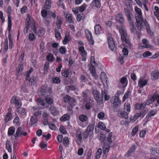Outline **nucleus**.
Wrapping results in <instances>:
<instances>
[{
  "label": "nucleus",
  "mask_w": 159,
  "mask_h": 159,
  "mask_svg": "<svg viewBox=\"0 0 159 159\" xmlns=\"http://www.w3.org/2000/svg\"><path fill=\"white\" fill-rule=\"evenodd\" d=\"M142 43L140 44L141 47L144 48H149V42L146 39H143L142 40Z\"/></svg>",
  "instance_id": "4be33fe9"
},
{
  "label": "nucleus",
  "mask_w": 159,
  "mask_h": 159,
  "mask_svg": "<svg viewBox=\"0 0 159 159\" xmlns=\"http://www.w3.org/2000/svg\"><path fill=\"white\" fill-rule=\"evenodd\" d=\"M120 83L122 84L123 87H125L127 84V80H120Z\"/></svg>",
  "instance_id": "774afa93"
},
{
  "label": "nucleus",
  "mask_w": 159,
  "mask_h": 159,
  "mask_svg": "<svg viewBox=\"0 0 159 159\" xmlns=\"http://www.w3.org/2000/svg\"><path fill=\"white\" fill-rule=\"evenodd\" d=\"M72 107L71 104H70L69 107H68L67 110L68 112V113L69 114L72 115L73 113V111L72 110Z\"/></svg>",
  "instance_id": "680f3d73"
},
{
  "label": "nucleus",
  "mask_w": 159,
  "mask_h": 159,
  "mask_svg": "<svg viewBox=\"0 0 159 159\" xmlns=\"http://www.w3.org/2000/svg\"><path fill=\"white\" fill-rule=\"evenodd\" d=\"M116 20V21L121 24H123L125 22V20L121 13H119L117 15Z\"/></svg>",
  "instance_id": "f8f14e48"
},
{
  "label": "nucleus",
  "mask_w": 159,
  "mask_h": 159,
  "mask_svg": "<svg viewBox=\"0 0 159 159\" xmlns=\"http://www.w3.org/2000/svg\"><path fill=\"white\" fill-rule=\"evenodd\" d=\"M147 80H139L138 82L139 85L140 89L145 85L147 83Z\"/></svg>",
  "instance_id": "7c9ffc66"
},
{
  "label": "nucleus",
  "mask_w": 159,
  "mask_h": 159,
  "mask_svg": "<svg viewBox=\"0 0 159 159\" xmlns=\"http://www.w3.org/2000/svg\"><path fill=\"white\" fill-rule=\"evenodd\" d=\"M93 94L95 99L98 104L102 103L103 99L100 98V93L97 90H94L93 91Z\"/></svg>",
  "instance_id": "423d86ee"
},
{
  "label": "nucleus",
  "mask_w": 159,
  "mask_h": 159,
  "mask_svg": "<svg viewBox=\"0 0 159 159\" xmlns=\"http://www.w3.org/2000/svg\"><path fill=\"white\" fill-rule=\"evenodd\" d=\"M77 142L79 144H80L82 140V137L81 133H78L76 136Z\"/></svg>",
  "instance_id": "09e8293b"
},
{
  "label": "nucleus",
  "mask_w": 159,
  "mask_h": 159,
  "mask_svg": "<svg viewBox=\"0 0 159 159\" xmlns=\"http://www.w3.org/2000/svg\"><path fill=\"white\" fill-rule=\"evenodd\" d=\"M86 36L87 37L89 41L92 44H94V41L93 39V37L90 32L89 30H87V32H85Z\"/></svg>",
  "instance_id": "dca6fc26"
},
{
  "label": "nucleus",
  "mask_w": 159,
  "mask_h": 159,
  "mask_svg": "<svg viewBox=\"0 0 159 159\" xmlns=\"http://www.w3.org/2000/svg\"><path fill=\"white\" fill-rule=\"evenodd\" d=\"M70 71L69 70H62L61 71V74L62 76L67 77H68L69 73Z\"/></svg>",
  "instance_id": "3c124183"
},
{
  "label": "nucleus",
  "mask_w": 159,
  "mask_h": 159,
  "mask_svg": "<svg viewBox=\"0 0 159 159\" xmlns=\"http://www.w3.org/2000/svg\"><path fill=\"white\" fill-rule=\"evenodd\" d=\"M100 76L101 80H105L107 78L106 73L103 72L101 73Z\"/></svg>",
  "instance_id": "e2e57ef3"
},
{
  "label": "nucleus",
  "mask_w": 159,
  "mask_h": 159,
  "mask_svg": "<svg viewBox=\"0 0 159 159\" xmlns=\"http://www.w3.org/2000/svg\"><path fill=\"white\" fill-rule=\"evenodd\" d=\"M130 95V92L128 91L124 95L122 99L123 102L125 101L126 99L129 98V96Z\"/></svg>",
  "instance_id": "79ce46f5"
},
{
  "label": "nucleus",
  "mask_w": 159,
  "mask_h": 159,
  "mask_svg": "<svg viewBox=\"0 0 159 159\" xmlns=\"http://www.w3.org/2000/svg\"><path fill=\"white\" fill-rule=\"evenodd\" d=\"M15 128L14 127L12 126L10 127L8 129V134L9 136L12 135L15 133Z\"/></svg>",
  "instance_id": "e433bc0d"
},
{
  "label": "nucleus",
  "mask_w": 159,
  "mask_h": 159,
  "mask_svg": "<svg viewBox=\"0 0 159 159\" xmlns=\"http://www.w3.org/2000/svg\"><path fill=\"white\" fill-rule=\"evenodd\" d=\"M111 106L114 108V110H117L120 104L121 101L119 98L116 96L112 97L111 100Z\"/></svg>",
  "instance_id": "20e7f679"
},
{
  "label": "nucleus",
  "mask_w": 159,
  "mask_h": 159,
  "mask_svg": "<svg viewBox=\"0 0 159 159\" xmlns=\"http://www.w3.org/2000/svg\"><path fill=\"white\" fill-rule=\"evenodd\" d=\"M37 119L36 116H32L30 120L31 124L32 125H33L37 122Z\"/></svg>",
  "instance_id": "c03bdc74"
},
{
  "label": "nucleus",
  "mask_w": 159,
  "mask_h": 159,
  "mask_svg": "<svg viewBox=\"0 0 159 159\" xmlns=\"http://www.w3.org/2000/svg\"><path fill=\"white\" fill-rule=\"evenodd\" d=\"M101 95L102 98H104L105 101L108 100L110 97V96L108 95L107 90L106 89L102 90Z\"/></svg>",
  "instance_id": "ddd939ff"
},
{
  "label": "nucleus",
  "mask_w": 159,
  "mask_h": 159,
  "mask_svg": "<svg viewBox=\"0 0 159 159\" xmlns=\"http://www.w3.org/2000/svg\"><path fill=\"white\" fill-rule=\"evenodd\" d=\"M23 70V65L20 64L16 68V70L18 73H21Z\"/></svg>",
  "instance_id": "a18cd8bd"
},
{
  "label": "nucleus",
  "mask_w": 159,
  "mask_h": 159,
  "mask_svg": "<svg viewBox=\"0 0 159 159\" xmlns=\"http://www.w3.org/2000/svg\"><path fill=\"white\" fill-rule=\"evenodd\" d=\"M136 20V25L138 29L139 30L141 31L142 29V25L144 22L143 19L135 18Z\"/></svg>",
  "instance_id": "4468645a"
},
{
  "label": "nucleus",
  "mask_w": 159,
  "mask_h": 159,
  "mask_svg": "<svg viewBox=\"0 0 159 159\" xmlns=\"http://www.w3.org/2000/svg\"><path fill=\"white\" fill-rule=\"evenodd\" d=\"M51 0H46L44 8L47 9H49L51 7Z\"/></svg>",
  "instance_id": "37998d69"
},
{
  "label": "nucleus",
  "mask_w": 159,
  "mask_h": 159,
  "mask_svg": "<svg viewBox=\"0 0 159 159\" xmlns=\"http://www.w3.org/2000/svg\"><path fill=\"white\" fill-rule=\"evenodd\" d=\"M52 92L51 88H48L47 86L43 87L39 90V95L40 96H44V100L46 101V102H44L43 100H42L39 98L37 99V102H38V104L39 109H44L48 107L49 105L53 104V99L49 95Z\"/></svg>",
  "instance_id": "f257e3e1"
},
{
  "label": "nucleus",
  "mask_w": 159,
  "mask_h": 159,
  "mask_svg": "<svg viewBox=\"0 0 159 159\" xmlns=\"http://www.w3.org/2000/svg\"><path fill=\"white\" fill-rule=\"evenodd\" d=\"M107 39L109 48L112 51L114 50L115 48V44L112 35L110 34H108L107 35Z\"/></svg>",
  "instance_id": "39448f33"
},
{
  "label": "nucleus",
  "mask_w": 159,
  "mask_h": 159,
  "mask_svg": "<svg viewBox=\"0 0 159 159\" xmlns=\"http://www.w3.org/2000/svg\"><path fill=\"white\" fill-rule=\"evenodd\" d=\"M63 99L65 102H68L69 104H71L75 102V99L71 98L68 95H66L63 97Z\"/></svg>",
  "instance_id": "9d476101"
},
{
  "label": "nucleus",
  "mask_w": 159,
  "mask_h": 159,
  "mask_svg": "<svg viewBox=\"0 0 159 159\" xmlns=\"http://www.w3.org/2000/svg\"><path fill=\"white\" fill-rule=\"evenodd\" d=\"M62 23V20L61 17L57 16V21L56 22L57 26V28L59 29H61V26Z\"/></svg>",
  "instance_id": "cd10ccee"
},
{
  "label": "nucleus",
  "mask_w": 159,
  "mask_h": 159,
  "mask_svg": "<svg viewBox=\"0 0 159 159\" xmlns=\"http://www.w3.org/2000/svg\"><path fill=\"white\" fill-rule=\"evenodd\" d=\"M128 113L124 111L119 110L118 111V116L122 118H127L128 117Z\"/></svg>",
  "instance_id": "2eb2a0df"
},
{
  "label": "nucleus",
  "mask_w": 159,
  "mask_h": 159,
  "mask_svg": "<svg viewBox=\"0 0 159 159\" xmlns=\"http://www.w3.org/2000/svg\"><path fill=\"white\" fill-rule=\"evenodd\" d=\"M66 18L68 21L69 23L74 24L75 21L73 19L72 16L71 14H67Z\"/></svg>",
  "instance_id": "72a5a7b5"
},
{
  "label": "nucleus",
  "mask_w": 159,
  "mask_h": 159,
  "mask_svg": "<svg viewBox=\"0 0 159 159\" xmlns=\"http://www.w3.org/2000/svg\"><path fill=\"white\" fill-rule=\"evenodd\" d=\"M101 0H93V5L98 8H99L101 6Z\"/></svg>",
  "instance_id": "4c0bfd02"
},
{
  "label": "nucleus",
  "mask_w": 159,
  "mask_h": 159,
  "mask_svg": "<svg viewBox=\"0 0 159 159\" xmlns=\"http://www.w3.org/2000/svg\"><path fill=\"white\" fill-rule=\"evenodd\" d=\"M63 144L64 146H67L69 144V139L67 137H65L63 141Z\"/></svg>",
  "instance_id": "13d9d810"
},
{
  "label": "nucleus",
  "mask_w": 159,
  "mask_h": 159,
  "mask_svg": "<svg viewBox=\"0 0 159 159\" xmlns=\"http://www.w3.org/2000/svg\"><path fill=\"white\" fill-rule=\"evenodd\" d=\"M12 116L11 113H7L5 116L4 123L6 124L10 120L12 119Z\"/></svg>",
  "instance_id": "bb28decb"
},
{
  "label": "nucleus",
  "mask_w": 159,
  "mask_h": 159,
  "mask_svg": "<svg viewBox=\"0 0 159 159\" xmlns=\"http://www.w3.org/2000/svg\"><path fill=\"white\" fill-rule=\"evenodd\" d=\"M89 93V90L88 89H86L83 92L82 96L83 97L84 100H86L87 99L88 94Z\"/></svg>",
  "instance_id": "ea45409f"
},
{
  "label": "nucleus",
  "mask_w": 159,
  "mask_h": 159,
  "mask_svg": "<svg viewBox=\"0 0 159 159\" xmlns=\"http://www.w3.org/2000/svg\"><path fill=\"white\" fill-rule=\"evenodd\" d=\"M110 148V144H106V143H104V146L103 148V153L105 154L107 156V152H108Z\"/></svg>",
  "instance_id": "393cba45"
},
{
  "label": "nucleus",
  "mask_w": 159,
  "mask_h": 159,
  "mask_svg": "<svg viewBox=\"0 0 159 159\" xmlns=\"http://www.w3.org/2000/svg\"><path fill=\"white\" fill-rule=\"evenodd\" d=\"M130 104L128 103H125L124 105V109L128 113L130 111Z\"/></svg>",
  "instance_id": "8fccbe9b"
},
{
  "label": "nucleus",
  "mask_w": 159,
  "mask_h": 159,
  "mask_svg": "<svg viewBox=\"0 0 159 159\" xmlns=\"http://www.w3.org/2000/svg\"><path fill=\"white\" fill-rule=\"evenodd\" d=\"M11 103L15 104L17 108H20L21 106V103L20 99H17L16 96H13L11 100Z\"/></svg>",
  "instance_id": "6e6552de"
},
{
  "label": "nucleus",
  "mask_w": 159,
  "mask_h": 159,
  "mask_svg": "<svg viewBox=\"0 0 159 159\" xmlns=\"http://www.w3.org/2000/svg\"><path fill=\"white\" fill-rule=\"evenodd\" d=\"M33 71V69L32 68H30L29 70H27L25 74V75L26 76V80H28L30 77V75L31 73Z\"/></svg>",
  "instance_id": "c9c22d12"
},
{
  "label": "nucleus",
  "mask_w": 159,
  "mask_h": 159,
  "mask_svg": "<svg viewBox=\"0 0 159 159\" xmlns=\"http://www.w3.org/2000/svg\"><path fill=\"white\" fill-rule=\"evenodd\" d=\"M152 55V53L149 51H146L143 53V56L144 57H147Z\"/></svg>",
  "instance_id": "052dcab7"
},
{
  "label": "nucleus",
  "mask_w": 159,
  "mask_h": 159,
  "mask_svg": "<svg viewBox=\"0 0 159 159\" xmlns=\"http://www.w3.org/2000/svg\"><path fill=\"white\" fill-rule=\"evenodd\" d=\"M49 110L51 113L54 116L57 115L59 113L58 109L54 106H51Z\"/></svg>",
  "instance_id": "6ab92c4d"
},
{
  "label": "nucleus",
  "mask_w": 159,
  "mask_h": 159,
  "mask_svg": "<svg viewBox=\"0 0 159 159\" xmlns=\"http://www.w3.org/2000/svg\"><path fill=\"white\" fill-rule=\"evenodd\" d=\"M102 152V150L101 148L98 149L96 155V157L94 159H98L100 158Z\"/></svg>",
  "instance_id": "49530a36"
},
{
  "label": "nucleus",
  "mask_w": 159,
  "mask_h": 159,
  "mask_svg": "<svg viewBox=\"0 0 159 159\" xmlns=\"http://www.w3.org/2000/svg\"><path fill=\"white\" fill-rule=\"evenodd\" d=\"M32 30L37 35L40 37L43 35L45 33V30L43 28L40 29L38 32H37L36 26L34 23V26L32 28Z\"/></svg>",
  "instance_id": "1a4fd4ad"
},
{
  "label": "nucleus",
  "mask_w": 159,
  "mask_h": 159,
  "mask_svg": "<svg viewBox=\"0 0 159 159\" xmlns=\"http://www.w3.org/2000/svg\"><path fill=\"white\" fill-rule=\"evenodd\" d=\"M130 24L131 25L130 30L131 32L134 34L136 32V29L134 26L133 23L131 22Z\"/></svg>",
  "instance_id": "603ef678"
},
{
  "label": "nucleus",
  "mask_w": 159,
  "mask_h": 159,
  "mask_svg": "<svg viewBox=\"0 0 159 159\" xmlns=\"http://www.w3.org/2000/svg\"><path fill=\"white\" fill-rule=\"evenodd\" d=\"M134 9L135 11L137 14V15H135V18L143 19L141 10L137 6L135 7Z\"/></svg>",
  "instance_id": "f3484780"
},
{
  "label": "nucleus",
  "mask_w": 159,
  "mask_h": 159,
  "mask_svg": "<svg viewBox=\"0 0 159 159\" xmlns=\"http://www.w3.org/2000/svg\"><path fill=\"white\" fill-rule=\"evenodd\" d=\"M6 148L7 151L10 152H11L12 149L11 148V145L10 142L7 140L6 142Z\"/></svg>",
  "instance_id": "473e14b6"
},
{
  "label": "nucleus",
  "mask_w": 159,
  "mask_h": 159,
  "mask_svg": "<svg viewBox=\"0 0 159 159\" xmlns=\"http://www.w3.org/2000/svg\"><path fill=\"white\" fill-rule=\"evenodd\" d=\"M124 11L127 16L128 20L129 22V23H130L131 22H133L131 19L132 17L133 16L132 12L127 8H124Z\"/></svg>",
  "instance_id": "9b49d317"
},
{
  "label": "nucleus",
  "mask_w": 159,
  "mask_h": 159,
  "mask_svg": "<svg viewBox=\"0 0 159 159\" xmlns=\"http://www.w3.org/2000/svg\"><path fill=\"white\" fill-rule=\"evenodd\" d=\"M70 37L69 34H66L64 39L63 41V43L64 45L66 44L70 41Z\"/></svg>",
  "instance_id": "f704fd0d"
},
{
  "label": "nucleus",
  "mask_w": 159,
  "mask_h": 159,
  "mask_svg": "<svg viewBox=\"0 0 159 159\" xmlns=\"http://www.w3.org/2000/svg\"><path fill=\"white\" fill-rule=\"evenodd\" d=\"M136 148V146L133 145L131 148L125 154V156L127 157H129L131 155V153L134 152Z\"/></svg>",
  "instance_id": "b1692460"
},
{
  "label": "nucleus",
  "mask_w": 159,
  "mask_h": 159,
  "mask_svg": "<svg viewBox=\"0 0 159 159\" xmlns=\"http://www.w3.org/2000/svg\"><path fill=\"white\" fill-rule=\"evenodd\" d=\"M152 79L154 80L159 79V72L156 71L152 72L151 74Z\"/></svg>",
  "instance_id": "c756f323"
},
{
  "label": "nucleus",
  "mask_w": 159,
  "mask_h": 159,
  "mask_svg": "<svg viewBox=\"0 0 159 159\" xmlns=\"http://www.w3.org/2000/svg\"><path fill=\"white\" fill-rule=\"evenodd\" d=\"M19 118L18 116H16L13 120V123H15L16 125H20V123L19 122Z\"/></svg>",
  "instance_id": "bf43d9fd"
},
{
  "label": "nucleus",
  "mask_w": 159,
  "mask_h": 159,
  "mask_svg": "<svg viewBox=\"0 0 159 159\" xmlns=\"http://www.w3.org/2000/svg\"><path fill=\"white\" fill-rule=\"evenodd\" d=\"M69 119V116L67 114H65L61 118L60 120L61 121H65L68 120Z\"/></svg>",
  "instance_id": "de8ad7c7"
},
{
  "label": "nucleus",
  "mask_w": 159,
  "mask_h": 159,
  "mask_svg": "<svg viewBox=\"0 0 159 159\" xmlns=\"http://www.w3.org/2000/svg\"><path fill=\"white\" fill-rule=\"evenodd\" d=\"M91 62L92 65L91 66V67L89 68V69L90 70V71L92 75L95 77V79H97V74L95 72V70L94 68V67L92 65V64L93 63L95 64V61L94 60V58L93 57H91L90 58Z\"/></svg>",
  "instance_id": "0eeeda50"
},
{
  "label": "nucleus",
  "mask_w": 159,
  "mask_h": 159,
  "mask_svg": "<svg viewBox=\"0 0 159 159\" xmlns=\"http://www.w3.org/2000/svg\"><path fill=\"white\" fill-rule=\"evenodd\" d=\"M54 59L53 55L51 53H49L46 57V59L51 62Z\"/></svg>",
  "instance_id": "a19ab883"
},
{
  "label": "nucleus",
  "mask_w": 159,
  "mask_h": 159,
  "mask_svg": "<svg viewBox=\"0 0 159 159\" xmlns=\"http://www.w3.org/2000/svg\"><path fill=\"white\" fill-rule=\"evenodd\" d=\"M95 34H99L102 31V29L100 25L97 24L94 27Z\"/></svg>",
  "instance_id": "c85d7f7f"
},
{
  "label": "nucleus",
  "mask_w": 159,
  "mask_h": 159,
  "mask_svg": "<svg viewBox=\"0 0 159 159\" xmlns=\"http://www.w3.org/2000/svg\"><path fill=\"white\" fill-rule=\"evenodd\" d=\"M157 100V103L159 104V95H158L153 94L152 98H150L149 100H148V103L149 104L152 103V102Z\"/></svg>",
  "instance_id": "a211bd4d"
},
{
  "label": "nucleus",
  "mask_w": 159,
  "mask_h": 159,
  "mask_svg": "<svg viewBox=\"0 0 159 159\" xmlns=\"http://www.w3.org/2000/svg\"><path fill=\"white\" fill-rule=\"evenodd\" d=\"M87 7V5L84 4L79 8V9L80 11L82 12L84 11Z\"/></svg>",
  "instance_id": "5fc2aeb1"
},
{
  "label": "nucleus",
  "mask_w": 159,
  "mask_h": 159,
  "mask_svg": "<svg viewBox=\"0 0 159 159\" xmlns=\"http://www.w3.org/2000/svg\"><path fill=\"white\" fill-rule=\"evenodd\" d=\"M98 127L102 130H104L106 128V126L102 122H100L98 123Z\"/></svg>",
  "instance_id": "6e6d98bb"
},
{
  "label": "nucleus",
  "mask_w": 159,
  "mask_h": 159,
  "mask_svg": "<svg viewBox=\"0 0 159 159\" xmlns=\"http://www.w3.org/2000/svg\"><path fill=\"white\" fill-rule=\"evenodd\" d=\"M41 15L43 18H45L47 15V11L44 9H43L41 11Z\"/></svg>",
  "instance_id": "338daca9"
},
{
  "label": "nucleus",
  "mask_w": 159,
  "mask_h": 159,
  "mask_svg": "<svg viewBox=\"0 0 159 159\" xmlns=\"http://www.w3.org/2000/svg\"><path fill=\"white\" fill-rule=\"evenodd\" d=\"M79 50L80 52L81 55L84 57V58L82 59V60L85 61L86 60L85 57L86 56L87 53L84 50V47H80L79 48Z\"/></svg>",
  "instance_id": "aec40b11"
},
{
  "label": "nucleus",
  "mask_w": 159,
  "mask_h": 159,
  "mask_svg": "<svg viewBox=\"0 0 159 159\" xmlns=\"http://www.w3.org/2000/svg\"><path fill=\"white\" fill-rule=\"evenodd\" d=\"M18 111L20 114L23 116L25 115L26 114L25 110L24 109L21 108Z\"/></svg>",
  "instance_id": "69168bd1"
},
{
  "label": "nucleus",
  "mask_w": 159,
  "mask_h": 159,
  "mask_svg": "<svg viewBox=\"0 0 159 159\" xmlns=\"http://www.w3.org/2000/svg\"><path fill=\"white\" fill-rule=\"evenodd\" d=\"M79 119L81 121L84 122L88 120V118L86 116L82 114L80 115Z\"/></svg>",
  "instance_id": "2f4dec72"
},
{
  "label": "nucleus",
  "mask_w": 159,
  "mask_h": 159,
  "mask_svg": "<svg viewBox=\"0 0 159 159\" xmlns=\"http://www.w3.org/2000/svg\"><path fill=\"white\" fill-rule=\"evenodd\" d=\"M95 126L94 123L90 124L87 128L86 130L84 133L85 138H87L88 137L91 136L93 132Z\"/></svg>",
  "instance_id": "7ed1b4c3"
},
{
  "label": "nucleus",
  "mask_w": 159,
  "mask_h": 159,
  "mask_svg": "<svg viewBox=\"0 0 159 159\" xmlns=\"http://www.w3.org/2000/svg\"><path fill=\"white\" fill-rule=\"evenodd\" d=\"M79 50L80 52L81 55L84 57V58L82 59V60L85 61L86 60L85 57L86 56L87 53L84 50V47H80L79 48Z\"/></svg>",
  "instance_id": "412c9836"
},
{
  "label": "nucleus",
  "mask_w": 159,
  "mask_h": 159,
  "mask_svg": "<svg viewBox=\"0 0 159 159\" xmlns=\"http://www.w3.org/2000/svg\"><path fill=\"white\" fill-rule=\"evenodd\" d=\"M49 62L48 61L46 62L44 65V73L45 74H47L48 71L49 69Z\"/></svg>",
  "instance_id": "58836bf2"
},
{
  "label": "nucleus",
  "mask_w": 159,
  "mask_h": 159,
  "mask_svg": "<svg viewBox=\"0 0 159 159\" xmlns=\"http://www.w3.org/2000/svg\"><path fill=\"white\" fill-rule=\"evenodd\" d=\"M23 133V131L22 130L21 127H19L17 129L16 134L14 135V136L16 139L18 137H21Z\"/></svg>",
  "instance_id": "5701e85b"
},
{
  "label": "nucleus",
  "mask_w": 159,
  "mask_h": 159,
  "mask_svg": "<svg viewBox=\"0 0 159 159\" xmlns=\"http://www.w3.org/2000/svg\"><path fill=\"white\" fill-rule=\"evenodd\" d=\"M156 113L157 111H156L152 110L148 113L146 116V117H149L152 116H153Z\"/></svg>",
  "instance_id": "864d4df0"
},
{
  "label": "nucleus",
  "mask_w": 159,
  "mask_h": 159,
  "mask_svg": "<svg viewBox=\"0 0 159 159\" xmlns=\"http://www.w3.org/2000/svg\"><path fill=\"white\" fill-rule=\"evenodd\" d=\"M146 104L144 103H139L136 104L135 106L136 110H141L145 107Z\"/></svg>",
  "instance_id": "a878e982"
},
{
  "label": "nucleus",
  "mask_w": 159,
  "mask_h": 159,
  "mask_svg": "<svg viewBox=\"0 0 159 159\" xmlns=\"http://www.w3.org/2000/svg\"><path fill=\"white\" fill-rule=\"evenodd\" d=\"M116 27L120 34L121 39L124 45L126 47L130 48L131 44L125 28L123 26L119 27L118 26H117Z\"/></svg>",
  "instance_id": "f03ea898"
},
{
  "label": "nucleus",
  "mask_w": 159,
  "mask_h": 159,
  "mask_svg": "<svg viewBox=\"0 0 159 159\" xmlns=\"http://www.w3.org/2000/svg\"><path fill=\"white\" fill-rule=\"evenodd\" d=\"M59 52L61 54H65L66 53V49L65 47H61L59 48Z\"/></svg>",
  "instance_id": "0e129e2a"
},
{
  "label": "nucleus",
  "mask_w": 159,
  "mask_h": 159,
  "mask_svg": "<svg viewBox=\"0 0 159 159\" xmlns=\"http://www.w3.org/2000/svg\"><path fill=\"white\" fill-rule=\"evenodd\" d=\"M9 40V47L10 49H11L12 48L13 42L11 37L10 35H9L8 37Z\"/></svg>",
  "instance_id": "4d7b16f0"
}]
</instances>
